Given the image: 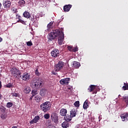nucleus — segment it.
<instances>
[{"instance_id": "nucleus-1", "label": "nucleus", "mask_w": 128, "mask_h": 128, "mask_svg": "<svg viewBox=\"0 0 128 128\" xmlns=\"http://www.w3.org/2000/svg\"><path fill=\"white\" fill-rule=\"evenodd\" d=\"M58 36V44L59 46H62V42H64V28H60L52 30L48 34V42H52Z\"/></svg>"}, {"instance_id": "nucleus-2", "label": "nucleus", "mask_w": 128, "mask_h": 128, "mask_svg": "<svg viewBox=\"0 0 128 128\" xmlns=\"http://www.w3.org/2000/svg\"><path fill=\"white\" fill-rule=\"evenodd\" d=\"M32 86L34 90H38L42 87V82H40V78H35L34 79Z\"/></svg>"}, {"instance_id": "nucleus-3", "label": "nucleus", "mask_w": 128, "mask_h": 128, "mask_svg": "<svg viewBox=\"0 0 128 128\" xmlns=\"http://www.w3.org/2000/svg\"><path fill=\"white\" fill-rule=\"evenodd\" d=\"M40 110L44 112H47L50 108H52V104L50 102H46L40 105Z\"/></svg>"}, {"instance_id": "nucleus-4", "label": "nucleus", "mask_w": 128, "mask_h": 128, "mask_svg": "<svg viewBox=\"0 0 128 128\" xmlns=\"http://www.w3.org/2000/svg\"><path fill=\"white\" fill-rule=\"evenodd\" d=\"M64 67V62L60 60L57 64H56L54 66L55 72H62Z\"/></svg>"}, {"instance_id": "nucleus-5", "label": "nucleus", "mask_w": 128, "mask_h": 128, "mask_svg": "<svg viewBox=\"0 0 128 128\" xmlns=\"http://www.w3.org/2000/svg\"><path fill=\"white\" fill-rule=\"evenodd\" d=\"M10 72L13 76H16V78H20V76H22V72H20V70H18V69L16 68H12L10 69Z\"/></svg>"}, {"instance_id": "nucleus-6", "label": "nucleus", "mask_w": 128, "mask_h": 128, "mask_svg": "<svg viewBox=\"0 0 128 128\" xmlns=\"http://www.w3.org/2000/svg\"><path fill=\"white\" fill-rule=\"evenodd\" d=\"M30 75L28 73L25 72L22 74V75H20L19 78H20L22 80H30Z\"/></svg>"}, {"instance_id": "nucleus-7", "label": "nucleus", "mask_w": 128, "mask_h": 128, "mask_svg": "<svg viewBox=\"0 0 128 128\" xmlns=\"http://www.w3.org/2000/svg\"><path fill=\"white\" fill-rule=\"evenodd\" d=\"M3 6L5 8H10L12 6V2L8 0L4 1Z\"/></svg>"}, {"instance_id": "nucleus-8", "label": "nucleus", "mask_w": 128, "mask_h": 128, "mask_svg": "<svg viewBox=\"0 0 128 128\" xmlns=\"http://www.w3.org/2000/svg\"><path fill=\"white\" fill-rule=\"evenodd\" d=\"M60 54V51L58 49H54L51 52V56L53 58H56V56H58Z\"/></svg>"}, {"instance_id": "nucleus-9", "label": "nucleus", "mask_w": 128, "mask_h": 128, "mask_svg": "<svg viewBox=\"0 0 128 128\" xmlns=\"http://www.w3.org/2000/svg\"><path fill=\"white\" fill-rule=\"evenodd\" d=\"M70 78H66L60 80V84H62V86H64V84H68L70 83Z\"/></svg>"}, {"instance_id": "nucleus-10", "label": "nucleus", "mask_w": 128, "mask_h": 128, "mask_svg": "<svg viewBox=\"0 0 128 128\" xmlns=\"http://www.w3.org/2000/svg\"><path fill=\"white\" fill-rule=\"evenodd\" d=\"M51 120L54 122H58V115L56 112H54L51 114Z\"/></svg>"}, {"instance_id": "nucleus-11", "label": "nucleus", "mask_w": 128, "mask_h": 128, "mask_svg": "<svg viewBox=\"0 0 128 128\" xmlns=\"http://www.w3.org/2000/svg\"><path fill=\"white\" fill-rule=\"evenodd\" d=\"M72 66L74 68H78L80 66V63L76 61H74L72 64Z\"/></svg>"}, {"instance_id": "nucleus-12", "label": "nucleus", "mask_w": 128, "mask_h": 128, "mask_svg": "<svg viewBox=\"0 0 128 128\" xmlns=\"http://www.w3.org/2000/svg\"><path fill=\"white\" fill-rule=\"evenodd\" d=\"M38 120H40V116H36L33 120L30 121V124H36V122H38Z\"/></svg>"}, {"instance_id": "nucleus-13", "label": "nucleus", "mask_w": 128, "mask_h": 128, "mask_svg": "<svg viewBox=\"0 0 128 128\" xmlns=\"http://www.w3.org/2000/svg\"><path fill=\"white\" fill-rule=\"evenodd\" d=\"M95 90H96V85H90L89 88H88V92H94Z\"/></svg>"}, {"instance_id": "nucleus-14", "label": "nucleus", "mask_w": 128, "mask_h": 128, "mask_svg": "<svg viewBox=\"0 0 128 128\" xmlns=\"http://www.w3.org/2000/svg\"><path fill=\"white\" fill-rule=\"evenodd\" d=\"M30 87L28 86H24V90L23 92L25 93V94H30Z\"/></svg>"}, {"instance_id": "nucleus-15", "label": "nucleus", "mask_w": 128, "mask_h": 128, "mask_svg": "<svg viewBox=\"0 0 128 128\" xmlns=\"http://www.w3.org/2000/svg\"><path fill=\"white\" fill-rule=\"evenodd\" d=\"M68 113V110L64 108H61L60 110V114L62 116H66V114Z\"/></svg>"}, {"instance_id": "nucleus-16", "label": "nucleus", "mask_w": 128, "mask_h": 128, "mask_svg": "<svg viewBox=\"0 0 128 128\" xmlns=\"http://www.w3.org/2000/svg\"><path fill=\"white\" fill-rule=\"evenodd\" d=\"M72 116L70 115L66 114L64 117V120L66 122H70V120H72Z\"/></svg>"}, {"instance_id": "nucleus-17", "label": "nucleus", "mask_w": 128, "mask_h": 128, "mask_svg": "<svg viewBox=\"0 0 128 128\" xmlns=\"http://www.w3.org/2000/svg\"><path fill=\"white\" fill-rule=\"evenodd\" d=\"M72 4L65 5L64 6V12H70V8H72Z\"/></svg>"}, {"instance_id": "nucleus-18", "label": "nucleus", "mask_w": 128, "mask_h": 128, "mask_svg": "<svg viewBox=\"0 0 128 128\" xmlns=\"http://www.w3.org/2000/svg\"><path fill=\"white\" fill-rule=\"evenodd\" d=\"M62 128H68L70 127V122L67 121H64L61 124Z\"/></svg>"}, {"instance_id": "nucleus-19", "label": "nucleus", "mask_w": 128, "mask_h": 128, "mask_svg": "<svg viewBox=\"0 0 128 128\" xmlns=\"http://www.w3.org/2000/svg\"><path fill=\"white\" fill-rule=\"evenodd\" d=\"M77 110L76 109H72L70 112V116H72V118H74L76 116Z\"/></svg>"}, {"instance_id": "nucleus-20", "label": "nucleus", "mask_w": 128, "mask_h": 128, "mask_svg": "<svg viewBox=\"0 0 128 128\" xmlns=\"http://www.w3.org/2000/svg\"><path fill=\"white\" fill-rule=\"evenodd\" d=\"M54 22H50L48 25H47V30H50L52 28H54Z\"/></svg>"}, {"instance_id": "nucleus-21", "label": "nucleus", "mask_w": 128, "mask_h": 128, "mask_svg": "<svg viewBox=\"0 0 128 128\" xmlns=\"http://www.w3.org/2000/svg\"><path fill=\"white\" fill-rule=\"evenodd\" d=\"M23 16L24 18H30V14L28 11H26L25 12H24L23 14Z\"/></svg>"}, {"instance_id": "nucleus-22", "label": "nucleus", "mask_w": 128, "mask_h": 128, "mask_svg": "<svg viewBox=\"0 0 128 128\" xmlns=\"http://www.w3.org/2000/svg\"><path fill=\"white\" fill-rule=\"evenodd\" d=\"M46 94V90L45 88H42L40 90V94L42 96H44Z\"/></svg>"}, {"instance_id": "nucleus-23", "label": "nucleus", "mask_w": 128, "mask_h": 128, "mask_svg": "<svg viewBox=\"0 0 128 128\" xmlns=\"http://www.w3.org/2000/svg\"><path fill=\"white\" fill-rule=\"evenodd\" d=\"M122 98H123L122 100L126 104V106H128V96H122Z\"/></svg>"}, {"instance_id": "nucleus-24", "label": "nucleus", "mask_w": 128, "mask_h": 128, "mask_svg": "<svg viewBox=\"0 0 128 128\" xmlns=\"http://www.w3.org/2000/svg\"><path fill=\"white\" fill-rule=\"evenodd\" d=\"M88 108V100H86L84 104L83 108L84 110H86Z\"/></svg>"}, {"instance_id": "nucleus-25", "label": "nucleus", "mask_w": 128, "mask_h": 128, "mask_svg": "<svg viewBox=\"0 0 128 128\" xmlns=\"http://www.w3.org/2000/svg\"><path fill=\"white\" fill-rule=\"evenodd\" d=\"M124 90H128V84L124 82V86L122 88Z\"/></svg>"}, {"instance_id": "nucleus-26", "label": "nucleus", "mask_w": 128, "mask_h": 128, "mask_svg": "<svg viewBox=\"0 0 128 128\" xmlns=\"http://www.w3.org/2000/svg\"><path fill=\"white\" fill-rule=\"evenodd\" d=\"M0 112L1 114H4V112H6V108L2 106L0 108Z\"/></svg>"}, {"instance_id": "nucleus-27", "label": "nucleus", "mask_w": 128, "mask_h": 128, "mask_svg": "<svg viewBox=\"0 0 128 128\" xmlns=\"http://www.w3.org/2000/svg\"><path fill=\"white\" fill-rule=\"evenodd\" d=\"M14 106V104L12 102H8L6 104V108H12Z\"/></svg>"}, {"instance_id": "nucleus-28", "label": "nucleus", "mask_w": 128, "mask_h": 128, "mask_svg": "<svg viewBox=\"0 0 128 128\" xmlns=\"http://www.w3.org/2000/svg\"><path fill=\"white\" fill-rule=\"evenodd\" d=\"M35 100H36L37 102H40L42 100V97H40L38 96H36L34 97Z\"/></svg>"}, {"instance_id": "nucleus-29", "label": "nucleus", "mask_w": 128, "mask_h": 128, "mask_svg": "<svg viewBox=\"0 0 128 128\" xmlns=\"http://www.w3.org/2000/svg\"><path fill=\"white\" fill-rule=\"evenodd\" d=\"M12 96H15L16 98H20V94L16 92L12 93Z\"/></svg>"}, {"instance_id": "nucleus-30", "label": "nucleus", "mask_w": 128, "mask_h": 128, "mask_svg": "<svg viewBox=\"0 0 128 128\" xmlns=\"http://www.w3.org/2000/svg\"><path fill=\"white\" fill-rule=\"evenodd\" d=\"M18 4L20 6H23V4H26V1H24V0H20L18 2Z\"/></svg>"}, {"instance_id": "nucleus-31", "label": "nucleus", "mask_w": 128, "mask_h": 128, "mask_svg": "<svg viewBox=\"0 0 128 128\" xmlns=\"http://www.w3.org/2000/svg\"><path fill=\"white\" fill-rule=\"evenodd\" d=\"M38 94V92L37 91V90H32V94L34 96H36V94Z\"/></svg>"}, {"instance_id": "nucleus-32", "label": "nucleus", "mask_w": 128, "mask_h": 128, "mask_svg": "<svg viewBox=\"0 0 128 128\" xmlns=\"http://www.w3.org/2000/svg\"><path fill=\"white\" fill-rule=\"evenodd\" d=\"M12 10L14 14H17L18 13V9L16 8L13 7L12 8Z\"/></svg>"}, {"instance_id": "nucleus-33", "label": "nucleus", "mask_w": 128, "mask_h": 128, "mask_svg": "<svg viewBox=\"0 0 128 128\" xmlns=\"http://www.w3.org/2000/svg\"><path fill=\"white\" fill-rule=\"evenodd\" d=\"M12 84L11 83H8L6 84V88H12Z\"/></svg>"}, {"instance_id": "nucleus-34", "label": "nucleus", "mask_w": 128, "mask_h": 128, "mask_svg": "<svg viewBox=\"0 0 128 128\" xmlns=\"http://www.w3.org/2000/svg\"><path fill=\"white\" fill-rule=\"evenodd\" d=\"M74 106H76V108H78V106H80V101H76L74 103Z\"/></svg>"}, {"instance_id": "nucleus-35", "label": "nucleus", "mask_w": 128, "mask_h": 128, "mask_svg": "<svg viewBox=\"0 0 128 128\" xmlns=\"http://www.w3.org/2000/svg\"><path fill=\"white\" fill-rule=\"evenodd\" d=\"M26 45L28 46H32V41H29L26 42Z\"/></svg>"}, {"instance_id": "nucleus-36", "label": "nucleus", "mask_w": 128, "mask_h": 128, "mask_svg": "<svg viewBox=\"0 0 128 128\" xmlns=\"http://www.w3.org/2000/svg\"><path fill=\"white\" fill-rule=\"evenodd\" d=\"M78 46L74 47L72 49V52H78Z\"/></svg>"}, {"instance_id": "nucleus-37", "label": "nucleus", "mask_w": 128, "mask_h": 128, "mask_svg": "<svg viewBox=\"0 0 128 128\" xmlns=\"http://www.w3.org/2000/svg\"><path fill=\"white\" fill-rule=\"evenodd\" d=\"M44 118H46V120H48V118H50V114H44Z\"/></svg>"}, {"instance_id": "nucleus-38", "label": "nucleus", "mask_w": 128, "mask_h": 128, "mask_svg": "<svg viewBox=\"0 0 128 128\" xmlns=\"http://www.w3.org/2000/svg\"><path fill=\"white\" fill-rule=\"evenodd\" d=\"M121 118L123 122H124V120H126V116H124V114L122 115Z\"/></svg>"}, {"instance_id": "nucleus-39", "label": "nucleus", "mask_w": 128, "mask_h": 128, "mask_svg": "<svg viewBox=\"0 0 128 128\" xmlns=\"http://www.w3.org/2000/svg\"><path fill=\"white\" fill-rule=\"evenodd\" d=\"M1 118L2 120H6V114H1Z\"/></svg>"}, {"instance_id": "nucleus-40", "label": "nucleus", "mask_w": 128, "mask_h": 128, "mask_svg": "<svg viewBox=\"0 0 128 128\" xmlns=\"http://www.w3.org/2000/svg\"><path fill=\"white\" fill-rule=\"evenodd\" d=\"M35 74L36 75H37L38 76H40V72H38V69H36L35 71Z\"/></svg>"}, {"instance_id": "nucleus-41", "label": "nucleus", "mask_w": 128, "mask_h": 128, "mask_svg": "<svg viewBox=\"0 0 128 128\" xmlns=\"http://www.w3.org/2000/svg\"><path fill=\"white\" fill-rule=\"evenodd\" d=\"M16 18H18V20H20L22 18V16H19L18 14H16Z\"/></svg>"}, {"instance_id": "nucleus-42", "label": "nucleus", "mask_w": 128, "mask_h": 128, "mask_svg": "<svg viewBox=\"0 0 128 128\" xmlns=\"http://www.w3.org/2000/svg\"><path fill=\"white\" fill-rule=\"evenodd\" d=\"M67 48H68V50H70V52H72V46H68Z\"/></svg>"}, {"instance_id": "nucleus-43", "label": "nucleus", "mask_w": 128, "mask_h": 128, "mask_svg": "<svg viewBox=\"0 0 128 128\" xmlns=\"http://www.w3.org/2000/svg\"><path fill=\"white\" fill-rule=\"evenodd\" d=\"M124 116H125V118H126V120H128V113H124Z\"/></svg>"}, {"instance_id": "nucleus-44", "label": "nucleus", "mask_w": 128, "mask_h": 128, "mask_svg": "<svg viewBox=\"0 0 128 128\" xmlns=\"http://www.w3.org/2000/svg\"><path fill=\"white\" fill-rule=\"evenodd\" d=\"M18 22H20L21 24H26V22H24V20H22V19L18 20Z\"/></svg>"}, {"instance_id": "nucleus-45", "label": "nucleus", "mask_w": 128, "mask_h": 128, "mask_svg": "<svg viewBox=\"0 0 128 128\" xmlns=\"http://www.w3.org/2000/svg\"><path fill=\"white\" fill-rule=\"evenodd\" d=\"M52 74H54V76H56V74H58V73H56L54 71H52Z\"/></svg>"}, {"instance_id": "nucleus-46", "label": "nucleus", "mask_w": 128, "mask_h": 128, "mask_svg": "<svg viewBox=\"0 0 128 128\" xmlns=\"http://www.w3.org/2000/svg\"><path fill=\"white\" fill-rule=\"evenodd\" d=\"M48 128H56V126H48Z\"/></svg>"}, {"instance_id": "nucleus-47", "label": "nucleus", "mask_w": 128, "mask_h": 128, "mask_svg": "<svg viewBox=\"0 0 128 128\" xmlns=\"http://www.w3.org/2000/svg\"><path fill=\"white\" fill-rule=\"evenodd\" d=\"M2 81L0 80V88H2Z\"/></svg>"}, {"instance_id": "nucleus-48", "label": "nucleus", "mask_w": 128, "mask_h": 128, "mask_svg": "<svg viewBox=\"0 0 128 128\" xmlns=\"http://www.w3.org/2000/svg\"><path fill=\"white\" fill-rule=\"evenodd\" d=\"M34 96H33V95H32V96H31L30 97V100H32V98H34Z\"/></svg>"}, {"instance_id": "nucleus-49", "label": "nucleus", "mask_w": 128, "mask_h": 128, "mask_svg": "<svg viewBox=\"0 0 128 128\" xmlns=\"http://www.w3.org/2000/svg\"><path fill=\"white\" fill-rule=\"evenodd\" d=\"M2 42V38L0 37V42Z\"/></svg>"}, {"instance_id": "nucleus-50", "label": "nucleus", "mask_w": 128, "mask_h": 128, "mask_svg": "<svg viewBox=\"0 0 128 128\" xmlns=\"http://www.w3.org/2000/svg\"><path fill=\"white\" fill-rule=\"evenodd\" d=\"M2 94H0V100H2Z\"/></svg>"}, {"instance_id": "nucleus-51", "label": "nucleus", "mask_w": 128, "mask_h": 128, "mask_svg": "<svg viewBox=\"0 0 128 128\" xmlns=\"http://www.w3.org/2000/svg\"><path fill=\"white\" fill-rule=\"evenodd\" d=\"M12 128H18L16 126H12Z\"/></svg>"}, {"instance_id": "nucleus-52", "label": "nucleus", "mask_w": 128, "mask_h": 128, "mask_svg": "<svg viewBox=\"0 0 128 128\" xmlns=\"http://www.w3.org/2000/svg\"><path fill=\"white\" fill-rule=\"evenodd\" d=\"M1 8H2V4H0V10H1Z\"/></svg>"}, {"instance_id": "nucleus-53", "label": "nucleus", "mask_w": 128, "mask_h": 128, "mask_svg": "<svg viewBox=\"0 0 128 128\" xmlns=\"http://www.w3.org/2000/svg\"><path fill=\"white\" fill-rule=\"evenodd\" d=\"M94 94H96V92H94Z\"/></svg>"}, {"instance_id": "nucleus-54", "label": "nucleus", "mask_w": 128, "mask_h": 128, "mask_svg": "<svg viewBox=\"0 0 128 128\" xmlns=\"http://www.w3.org/2000/svg\"><path fill=\"white\" fill-rule=\"evenodd\" d=\"M119 96H120V95H119Z\"/></svg>"}]
</instances>
